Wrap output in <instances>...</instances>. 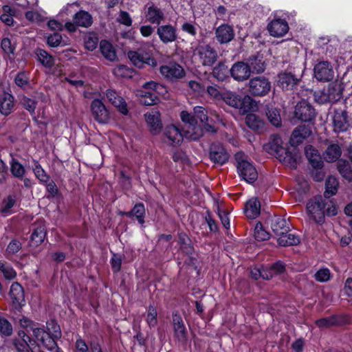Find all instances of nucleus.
Returning a JSON list of instances; mask_svg holds the SVG:
<instances>
[{
  "label": "nucleus",
  "mask_w": 352,
  "mask_h": 352,
  "mask_svg": "<svg viewBox=\"0 0 352 352\" xmlns=\"http://www.w3.org/2000/svg\"><path fill=\"white\" fill-rule=\"evenodd\" d=\"M237 171L239 175L247 182L253 183L258 177L254 166L249 161L248 157L243 152L235 154Z\"/></svg>",
  "instance_id": "nucleus-1"
},
{
  "label": "nucleus",
  "mask_w": 352,
  "mask_h": 352,
  "mask_svg": "<svg viewBox=\"0 0 352 352\" xmlns=\"http://www.w3.org/2000/svg\"><path fill=\"white\" fill-rule=\"evenodd\" d=\"M222 100L230 107L239 109L243 114L249 112L252 107L253 100L248 95L241 96L235 92L226 91L223 94Z\"/></svg>",
  "instance_id": "nucleus-2"
},
{
  "label": "nucleus",
  "mask_w": 352,
  "mask_h": 352,
  "mask_svg": "<svg viewBox=\"0 0 352 352\" xmlns=\"http://www.w3.org/2000/svg\"><path fill=\"white\" fill-rule=\"evenodd\" d=\"M181 119L185 123L184 131L186 138L197 140L202 136L201 126L197 123L194 116L184 111L181 113Z\"/></svg>",
  "instance_id": "nucleus-3"
},
{
  "label": "nucleus",
  "mask_w": 352,
  "mask_h": 352,
  "mask_svg": "<svg viewBox=\"0 0 352 352\" xmlns=\"http://www.w3.org/2000/svg\"><path fill=\"white\" fill-rule=\"evenodd\" d=\"M54 333L53 337L50 333L41 328H31L34 336L36 340L41 342V344L50 351H54L56 349L57 344L54 340V338H58L60 336L59 326L53 324Z\"/></svg>",
  "instance_id": "nucleus-4"
},
{
  "label": "nucleus",
  "mask_w": 352,
  "mask_h": 352,
  "mask_svg": "<svg viewBox=\"0 0 352 352\" xmlns=\"http://www.w3.org/2000/svg\"><path fill=\"white\" fill-rule=\"evenodd\" d=\"M326 204L324 198L322 196H317L310 199L307 204V211L309 217L317 223L322 222Z\"/></svg>",
  "instance_id": "nucleus-5"
},
{
  "label": "nucleus",
  "mask_w": 352,
  "mask_h": 352,
  "mask_svg": "<svg viewBox=\"0 0 352 352\" xmlns=\"http://www.w3.org/2000/svg\"><path fill=\"white\" fill-rule=\"evenodd\" d=\"M160 73L166 80L172 82L179 80L186 75L183 67L175 62H170L160 66Z\"/></svg>",
  "instance_id": "nucleus-6"
},
{
  "label": "nucleus",
  "mask_w": 352,
  "mask_h": 352,
  "mask_svg": "<svg viewBox=\"0 0 352 352\" xmlns=\"http://www.w3.org/2000/svg\"><path fill=\"white\" fill-rule=\"evenodd\" d=\"M195 55L198 56L204 66H212L218 58L217 51L208 45H199L195 51Z\"/></svg>",
  "instance_id": "nucleus-7"
},
{
  "label": "nucleus",
  "mask_w": 352,
  "mask_h": 352,
  "mask_svg": "<svg viewBox=\"0 0 352 352\" xmlns=\"http://www.w3.org/2000/svg\"><path fill=\"white\" fill-rule=\"evenodd\" d=\"M271 89V83L264 76H257L252 78L249 82V91L254 96H263Z\"/></svg>",
  "instance_id": "nucleus-8"
},
{
  "label": "nucleus",
  "mask_w": 352,
  "mask_h": 352,
  "mask_svg": "<svg viewBox=\"0 0 352 352\" xmlns=\"http://www.w3.org/2000/svg\"><path fill=\"white\" fill-rule=\"evenodd\" d=\"M193 116L200 120L201 123L205 124L207 126L213 131L212 124L216 122H221L222 120L219 115L215 111H210L209 113L202 107L197 106L194 107Z\"/></svg>",
  "instance_id": "nucleus-9"
},
{
  "label": "nucleus",
  "mask_w": 352,
  "mask_h": 352,
  "mask_svg": "<svg viewBox=\"0 0 352 352\" xmlns=\"http://www.w3.org/2000/svg\"><path fill=\"white\" fill-rule=\"evenodd\" d=\"M173 326L175 338L182 344L188 340V333L182 316L177 312L173 314Z\"/></svg>",
  "instance_id": "nucleus-10"
},
{
  "label": "nucleus",
  "mask_w": 352,
  "mask_h": 352,
  "mask_svg": "<svg viewBox=\"0 0 352 352\" xmlns=\"http://www.w3.org/2000/svg\"><path fill=\"white\" fill-rule=\"evenodd\" d=\"M316 116L315 109L307 101L302 100L299 102L295 109V116L302 122H309L312 120Z\"/></svg>",
  "instance_id": "nucleus-11"
},
{
  "label": "nucleus",
  "mask_w": 352,
  "mask_h": 352,
  "mask_svg": "<svg viewBox=\"0 0 352 352\" xmlns=\"http://www.w3.org/2000/svg\"><path fill=\"white\" fill-rule=\"evenodd\" d=\"M105 96L108 101L122 114L126 116L129 113L127 104L125 100L115 90L108 89L106 90Z\"/></svg>",
  "instance_id": "nucleus-12"
},
{
  "label": "nucleus",
  "mask_w": 352,
  "mask_h": 352,
  "mask_svg": "<svg viewBox=\"0 0 352 352\" xmlns=\"http://www.w3.org/2000/svg\"><path fill=\"white\" fill-rule=\"evenodd\" d=\"M127 56L132 63L138 67H142L144 64L153 67L157 66V60L148 54H144L138 51H129Z\"/></svg>",
  "instance_id": "nucleus-13"
},
{
  "label": "nucleus",
  "mask_w": 352,
  "mask_h": 352,
  "mask_svg": "<svg viewBox=\"0 0 352 352\" xmlns=\"http://www.w3.org/2000/svg\"><path fill=\"white\" fill-rule=\"evenodd\" d=\"M91 110L95 120L101 124H106L109 120V112L99 99H94L91 104Z\"/></svg>",
  "instance_id": "nucleus-14"
},
{
  "label": "nucleus",
  "mask_w": 352,
  "mask_h": 352,
  "mask_svg": "<svg viewBox=\"0 0 352 352\" xmlns=\"http://www.w3.org/2000/svg\"><path fill=\"white\" fill-rule=\"evenodd\" d=\"M209 156L212 162L220 165L227 162L229 159V154L220 143L211 144Z\"/></svg>",
  "instance_id": "nucleus-15"
},
{
  "label": "nucleus",
  "mask_w": 352,
  "mask_h": 352,
  "mask_svg": "<svg viewBox=\"0 0 352 352\" xmlns=\"http://www.w3.org/2000/svg\"><path fill=\"white\" fill-rule=\"evenodd\" d=\"M164 140L170 145H179L183 140V134L177 126L169 124L164 129Z\"/></svg>",
  "instance_id": "nucleus-16"
},
{
  "label": "nucleus",
  "mask_w": 352,
  "mask_h": 352,
  "mask_svg": "<svg viewBox=\"0 0 352 352\" xmlns=\"http://www.w3.org/2000/svg\"><path fill=\"white\" fill-rule=\"evenodd\" d=\"M267 30L271 36L281 37L287 33L289 25L285 19H274L268 23Z\"/></svg>",
  "instance_id": "nucleus-17"
},
{
  "label": "nucleus",
  "mask_w": 352,
  "mask_h": 352,
  "mask_svg": "<svg viewBox=\"0 0 352 352\" xmlns=\"http://www.w3.org/2000/svg\"><path fill=\"white\" fill-rule=\"evenodd\" d=\"M314 76L319 81H330L333 78V72L328 61H321L314 67Z\"/></svg>",
  "instance_id": "nucleus-18"
},
{
  "label": "nucleus",
  "mask_w": 352,
  "mask_h": 352,
  "mask_svg": "<svg viewBox=\"0 0 352 352\" xmlns=\"http://www.w3.org/2000/svg\"><path fill=\"white\" fill-rule=\"evenodd\" d=\"M230 74L235 80L243 81L250 77L251 74V69L246 63L237 62L231 67Z\"/></svg>",
  "instance_id": "nucleus-19"
},
{
  "label": "nucleus",
  "mask_w": 352,
  "mask_h": 352,
  "mask_svg": "<svg viewBox=\"0 0 352 352\" xmlns=\"http://www.w3.org/2000/svg\"><path fill=\"white\" fill-rule=\"evenodd\" d=\"M34 344L30 336L23 330L18 333V338L14 340V345L18 352H31V347Z\"/></svg>",
  "instance_id": "nucleus-20"
},
{
  "label": "nucleus",
  "mask_w": 352,
  "mask_h": 352,
  "mask_svg": "<svg viewBox=\"0 0 352 352\" xmlns=\"http://www.w3.org/2000/svg\"><path fill=\"white\" fill-rule=\"evenodd\" d=\"M157 34L164 44L175 41L177 37L176 28L170 24L160 25L157 29Z\"/></svg>",
  "instance_id": "nucleus-21"
},
{
  "label": "nucleus",
  "mask_w": 352,
  "mask_h": 352,
  "mask_svg": "<svg viewBox=\"0 0 352 352\" xmlns=\"http://www.w3.org/2000/svg\"><path fill=\"white\" fill-rule=\"evenodd\" d=\"M145 119L151 132L153 135L158 134L161 131L162 124L158 111L152 110L146 113L145 114Z\"/></svg>",
  "instance_id": "nucleus-22"
},
{
  "label": "nucleus",
  "mask_w": 352,
  "mask_h": 352,
  "mask_svg": "<svg viewBox=\"0 0 352 352\" xmlns=\"http://www.w3.org/2000/svg\"><path fill=\"white\" fill-rule=\"evenodd\" d=\"M333 124L335 132L346 131L349 127L346 112L342 110H336L333 118Z\"/></svg>",
  "instance_id": "nucleus-23"
},
{
  "label": "nucleus",
  "mask_w": 352,
  "mask_h": 352,
  "mask_svg": "<svg viewBox=\"0 0 352 352\" xmlns=\"http://www.w3.org/2000/svg\"><path fill=\"white\" fill-rule=\"evenodd\" d=\"M10 296L15 307L23 305L25 302L24 291L19 283L14 282L11 285Z\"/></svg>",
  "instance_id": "nucleus-24"
},
{
  "label": "nucleus",
  "mask_w": 352,
  "mask_h": 352,
  "mask_svg": "<svg viewBox=\"0 0 352 352\" xmlns=\"http://www.w3.org/2000/svg\"><path fill=\"white\" fill-rule=\"evenodd\" d=\"M215 35L217 41L223 44L231 41L234 38V32L231 26L224 24L216 29Z\"/></svg>",
  "instance_id": "nucleus-25"
},
{
  "label": "nucleus",
  "mask_w": 352,
  "mask_h": 352,
  "mask_svg": "<svg viewBox=\"0 0 352 352\" xmlns=\"http://www.w3.org/2000/svg\"><path fill=\"white\" fill-rule=\"evenodd\" d=\"M299 79L291 73H281L278 76L277 84L283 89L292 90L298 84Z\"/></svg>",
  "instance_id": "nucleus-26"
},
{
  "label": "nucleus",
  "mask_w": 352,
  "mask_h": 352,
  "mask_svg": "<svg viewBox=\"0 0 352 352\" xmlns=\"http://www.w3.org/2000/svg\"><path fill=\"white\" fill-rule=\"evenodd\" d=\"M305 155L312 168L323 167V161L318 151L311 145L305 148Z\"/></svg>",
  "instance_id": "nucleus-27"
},
{
  "label": "nucleus",
  "mask_w": 352,
  "mask_h": 352,
  "mask_svg": "<svg viewBox=\"0 0 352 352\" xmlns=\"http://www.w3.org/2000/svg\"><path fill=\"white\" fill-rule=\"evenodd\" d=\"M311 134L309 127L305 125L298 126L294 129L291 136L290 142L293 146H296L308 138Z\"/></svg>",
  "instance_id": "nucleus-28"
},
{
  "label": "nucleus",
  "mask_w": 352,
  "mask_h": 352,
  "mask_svg": "<svg viewBox=\"0 0 352 352\" xmlns=\"http://www.w3.org/2000/svg\"><path fill=\"white\" fill-rule=\"evenodd\" d=\"M145 16L148 22L157 25H160L164 18L162 11L153 4L147 7Z\"/></svg>",
  "instance_id": "nucleus-29"
},
{
  "label": "nucleus",
  "mask_w": 352,
  "mask_h": 352,
  "mask_svg": "<svg viewBox=\"0 0 352 352\" xmlns=\"http://www.w3.org/2000/svg\"><path fill=\"white\" fill-rule=\"evenodd\" d=\"M261 211V204L256 197H253L246 202L245 207V214L249 219H256Z\"/></svg>",
  "instance_id": "nucleus-30"
},
{
  "label": "nucleus",
  "mask_w": 352,
  "mask_h": 352,
  "mask_svg": "<svg viewBox=\"0 0 352 352\" xmlns=\"http://www.w3.org/2000/svg\"><path fill=\"white\" fill-rule=\"evenodd\" d=\"M246 63L251 69V73H262L265 69L263 57L260 54L250 57Z\"/></svg>",
  "instance_id": "nucleus-31"
},
{
  "label": "nucleus",
  "mask_w": 352,
  "mask_h": 352,
  "mask_svg": "<svg viewBox=\"0 0 352 352\" xmlns=\"http://www.w3.org/2000/svg\"><path fill=\"white\" fill-rule=\"evenodd\" d=\"M277 157L278 160L287 166L295 168L297 166V154L284 148L283 152H280Z\"/></svg>",
  "instance_id": "nucleus-32"
},
{
  "label": "nucleus",
  "mask_w": 352,
  "mask_h": 352,
  "mask_svg": "<svg viewBox=\"0 0 352 352\" xmlns=\"http://www.w3.org/2000/svg\"><path fill=\"white\" fill-rule=\"evenodd\" d=\"M282 140L278 135L274 134L270 137L268 144L265 145V149H269L271 153H274L276 157L280 152L284 151V147L282 146Z\"/></svg>",
  "instance_id": "nucleus-33"
},
{
  "label": "nucleus",
  "mask_w": 352,
  "mask_h": 352,
  "mask_svg": "<svg viewBox=\"0 0 352 352\" xmlns=\"http://www.w3.org/2000/svg\"><path fill=\"white\" fill-rule=\"evenodd\" d=\"M100 50L102 56L110 61H115L117 59L116 52L113 45L106 40L100 43Z\"/></svg>",
  "instance_id": "nucleus-34"
},
{
  "label": "nucleus",
  "mask_w": 352,
  "mask_h": 352,
  "mask_svg": "<svg viewBox=\"0 0 352 352\" xmlns=\"http://www.w3.org/2000/svg\"><path fill=\"white\" fill-rule=\"evenodd\" d=\"M272 229L278 236L289 230V226L287 221L281 217H276L272 219Z\"/></svg>",
  "instance_id": "nucleus-35"
},
{
  "label": "nucleus",
  "mask_w": 352,
  "mask_h": 352,
  "mask_svg": "<svg viewBox=\"0 0 352 352\" xmlns=\"http://www.w3.org/2000/svg\"><path fill=\"white\" fill-rule=\"evenodd\" d=\"M277 242L281 246L296 245L300 243V240L298 235L286 231L284 234L278 236Z\"/></svg>",
  "instance_id": "nucleus-36"
},
{
  "label": "nucleus",
  "mask_w": 352,
  "mask_h": 352,
  "mask_svg": "<svg viewBox=\"0 0 352 352\" xmlns=\"http://www.w3.org/2000/svg\"><path fill=\"white\" fill-rule=\"evenodd\" d=\"M46 236V230L44 225H39L35 228L31 235L30 244L32 246L37 247L41 244Z\"/></svg>",
  "instance_id": "nucleus-37"
},
{
  "label": "nucleus",
  "mask_w": 352,
  "mask_h": 352,
  "mask_svg": "<svg viewBox=\"0 0 352 352\" xmlns=\"http://www.w3.org/2000/svg\"><path fill=\"white\" fill-rule=\"evenodd\" d=\"M35 54L38 60L45 67L52 68L54 65L55 60L54 57L45 50L40 48L36 49L35 51Z\"/></svg>",
  "instance_id": "nucleus-38"
},
{
  "label": "nucleus",
  "mask_w": 352,
  "mask_h": 352,
  "mask_svg": "<svg viewBox=\"0 0 352 352\" xmlns=\"http://www.w3.org/2000/svg\"><path fill=\"white\" fill-rule=\"evenodd\" d=\"M341 148L337 144H331L328 146L324 153V158L328 162H336L341 156Z\"/></svg>",
  "instance_id": "nucleus-39"
},
{
  "label": "nucleus",
  "mask_w": 352,
  "mask_h": 352,
  "mask_svg": "<svg viewBox=\"0 0 352 352\" xmlns=\"http://www.w3.org/2000/svg\"><path fill=\"white\" fill-rule=\"evenodd\" d=\"M14 107V98L8 93L3 94L0 102V111L3 115H9Z\"/></svg>",
  "instance_id": "nucleus-40"
},
{
  "label": "nucleus",
  "mask_w": 352,
  "mask_h": 352,
  "mask_svg": "<svg viewBox=\"0 0 352 352\" xmlns=\"http://www.w3.org/2000/svg\"><path fill=\"white\" fill-rule=\"evenodd\" d=\"M16 204L15 199L9 195L4 198L0 204V214L2 217H8L13 213V207Z\"/></svg>",
  "instance_id": "nucleus-41"
},
{
  "label": "nucleus",
  "mask_w": 352,
  "mask_h": 352,
  "mask_svg": "<svg viewBox=\"0 0 352 352\" xmlns=\"http://www.w3.org/2000/svg\"><path fill=\"white\" fill-rule=\"evenodd\" d=\"M136 95L140 98V103L146 106L153 105L158 101L157 94L153 92L140 90Z\"/></svg>",
  "instance_id": "nucleus-42"
},
{
  "label": "nucleus",
  "mask_w": 352,
  "mask_h": 352,
  "mask_svg": "<svg viewBox=\"0 0 352 352\" xmlns=\"http://www.w3.org/2000/svg\"><path fill=\"white\" fill-rule=\"evenodd\" d=\"M74 22L76 25L87 28L92 23V17L87 12L81 10L74 15Z\"/></svg>",
  "instance_id": "nucleus-43"
},
{
  "label": "nucleus",
  "mask_w": 352,
  "mask_h": 352,
  "mask_svg": "<svg viewBox=\"0 0 352 352\" xmlns=\"http://www.w3.org/2000/svg\"><path fill=\"white\" fill-rule=\"evenodd\" d=\"M10 155L12 156V154H10ZM10 165V172L14 177L22 179V177L25 176L26 170L16 159L12 157Z\"/></svg>",
  "instance_id": "nucleus-44"
},
{
  "label": "nucleus",
  "mask_w": 352,
  "mask_h": 352,
  "mask_svg": "<svg viewBox=\"0 0 352 352\" xmlns=\"http://www.w3.org/2000/svg\"><path fill=\"white\" fill-rule=\"evenodd\" d=\"M337 167L340 175L346 180L352 181V168L349 163L344 160H340L337 164Z\"/></svg>",
  "instance_id": "nucleus-45"
},
{
  "label": "nucleus",
  "mask_w": 352,
  "mask_h": 352,
  "mask_svg": "<svg viewBox=\"0 0 352 352\" xmlns=\"http://www.w3.org/2000/svg\"><path fill=\"white\" fill-rule=\"evenodd\" d=\"M245 123L249 128L259 131L264 127V122L254 114H248L245 118Z\"/></svg>",
  "instance_id": "nucleus-46"
},
{
  "label": "nucleus",
  "mask_w": 352,
  "mask_h": 352,
  "mask_svg": "<svg viewBox=\"0 0 352 352\" xmlns=\"http://www.w3.org/2000/svg\"><path fill=\"white\" fill-rule=\"evenodd\" d=\"M126 215L131 217L135 216L140 224L144 223L145 208L143 204H138L134 206L131 211L126 212Z\"/></svg>",
  "instance_id": "nucleus-47"
},
{
  "label": "nucleus",
  "mask_w": 352,
  "mask_h": 352,
  "mask_svg": "<svg viewBox=\"0 0 352 352\" xmlns=\"http://www.w3.org/2000/svg\"><path fill=\"white\" fill-rule=\"evenodd\" d=\"M16 10L10 6L3 7V14L0 19L3 23L7 25H12L14 23L13 16L15 15Z\"/></svg>",
  "instance_id": "nucleus-48"
},
{
  "label": "nucleus",
  "mask_w": 352,
  "mask_h": 352,
  "mask_svg": "<svg viewBox=\"0 0 352 352\" xmlns=\"http://www.w3.org/2000/svg\"><path fill=\"white\" fill-rule=\"evenodd\" d=\"M338 181L333 176H330L326 181V190L324 192L325 197H329L334 195L338 190Z\"/></svg>",
  "instance_id": "nucleus-49"
},
{
  "label": "nucleus",
  "mask_w": 352,
  "mask_h": 352,
  "mask_svg": "<svg viewBox=\"0 0 352 352\" xmlns=\"http://www.w3.org/2000/svg\"><path fill=\"white\" fill-rule=\"evenodd\" d=\"M0 272L7 280H12L16 276V272L14 268L3 261H0Z\"/></svg>",
  "instance_id": "nucleus-50"
},
{
  "label": "nucleus",
  "mask_w": 352,
  "mask_h": 352,
  "mask_svg": "<svg viewBox=\"0 0 352 352\" xmlns=\"http://www.w3.org/2000/svg\"><path fill=\"white\" fill-rule=\"evenodd\" d=\"M179 243L181 250L187 255H191L193 252V248L190 243V239L185 234H179Z\"/></svg>",
  "instance_id": "nucleus-51"
},
{
  "label": "nucleus",
  "mask_w": 352,
  "mask_h": 352,
  "mask_svg": "<svg viewBox=\"0 0 352 352\" xmlns=\"http://www.w3.org/2000/svg\"><path fill=\"white\" fill-rule=\"evenodd\" d=\"M33 172L35 177L39 180L41 183L44 184L49 182L50 176L46 173L45 170L41 167V164L37 161H34Z\"/></svg>",
  "instance_id": "nucleus-52"
},
{
  "label": "nucleus",
  "mask_w": 352,
  "mask_h": 352,
  "mask_svg": "<svg viewBox=\"0 0 352 352\" xmlns=\"http://www.w3.org/2000/svg\"><path fill=\"white\" fill-rule=\"evenodd\" d=\"M254 238L256 241H263L270 238V234L263 228L261 223L258 222L254 228Z\"/></svg>",
  "instance_id": "nucleus-53"
},
{
  "label": "nucleus",
  "mask_w": 352,
  "mask_h": 352,
  "mask_svg": "<svg viewBox=\"0 0 352 352\" xmlns=\"http://www.w3.org/2000/svg\"><path fill=\"white\" fill-rule=\"evenodd\" d=\"M315 100L320 104H324L326 102H332L337 100L335 96H332L330 94V89L327 90V93L324 91H319L315 93Z\"/></svg>",
  "instance_id": "nucleus-54"
},
{
  "label": "nucleus",
  "mask_w": 352,
  "mask_h": 352,
  "mask_svg": "<svg viewBox=\"0 0 352 352\" xmlns=\"http://www.w3.org/2000/svg\"><path fill=\"white\" fill-rule=\"evenodd\" d=\"M157 311L155 307L149 306L147 309L146 321L150 327H153L157 324Z\"/></svg>",
  "instance_id": "nucleus-55"
},
{
  "label": "nucleus",
  "mask_w": 352,
  "mask_h": 352,
  "mask_svg": "<svg viewBox=\"0 0 352 352\" xmlns=\"http://www.w3.org/2000/svg\"><path fill=\"white\" fill-rule=\"evenodd\" d=\"M145 89H148L147 91H151L157 94H162L163 91H166L165 87L155 81H149L144 83L142 86Z\"/></svg>",
  "instance_id": "nucleus-56"
},
{
  "label": "nucleus",
  "mask_w": 352,
  "mask_h": 352,
  "mask_svg": "<svg viewBox=\"0 0 352 352\" xmlns=\"http://www.w3.org/2000/svg\"><path fill=\"white\" fill-rule=\"evenodd\" d=\"M269 121L274 126H278L281 123V118L278 111L276 109H269L267 112Z\"/></svg>",
  "instance_id": "nucleus-57"
},
{
  "label": "nucleus",
  "mask_w": 352,
  "mask_h": 352,
  "mask_svg": "<svg viewBox=\"0 0 352 352\" xmlns=\"http://www.w3.org/2000/svg\"><path fill=\"white\" fill-rule=\"evenodd\" d=\"M22 248V243L16 239H12L6 248V253L9 255H14L19 252Z\"/></svg>",
  "instance_id": "nucleus-58"
},
{
  "label": "nucleus",
  "mask_w": 352,
  "mask_h": 352,
  "mask_svg": "<svg viewBox=\"0 0 352 352\" xmlns=\"http://www.w3.org/2000/svg\"><path fill=\"white\" fill-rule=\"evenodd\" d=\"M12 333V324L8 320L0 316V333L5 336H9Z\"/></svg>",
  "instance_id": "nucleus-59"
},
{
  "label": "nucleus",
  "mask_w": 352,
  "mask_h": 352,
  "mask_svg": "<svg viewBox=\"0 0 352 352\" xmlns=\"http://www.w3.org/2000/svg\"><path fill=\"white\" fill-rule=\"evenodd\" d=\"M113 74L122 78H131L132 71L124 65H118L113 69Z\"/></svg>",
  "instance_id": "nucleus-60"
},
{
  "label": "nucleus",
  "mask_w": 352,
  "mask_h": 352,
  "mask_svg": "<svg viewBox=\"0 0 352 352\" xmlns=\"http://www.w3.org/2000/svg\"><path fill=\"white\" fill-rule=\"evenodd\" d=\"M316 324L320 328L328 327L337 324V318L334 316L323 318L316 320Z\"/></svg>",
  "instance_id": "nucleus-61"
},
{
  "label": "nucleus",
  "mask_w": 352,
  "mask_h": 352,
  "mask_svg": "<svg viewBox=\"0 0 352 352\" xmlns=\"http://www.w3.org/2000/svg\"><path fill=\"white\" fill-rule=\"evenodd\" d=\"M314 277L318 282H327L331 278V272L329 269L322 268L316 272Z\"/></svg>",
  "instance_id": "nucleus-62"
},
{
  "label": "nucleus",
  "mask_w": 352,
  "mask_h": 352,
  "mask_svg": "<svg viewBox=\"0 0 352 352\" xmlns=\"http://www.w3.org/2000/svg\"><path fill=\"white\" fill-rule=\"evenodd\" d=\"M98 39L94 35H89L85 38V46L90 51L95 50L98 45Z\"/></svg>",
  "instance_id": "nucleus-63"
},
{
  "label": "nucleus",
  "mask_w": 352,
  "mask_h": 352,
  "mask_svg": "<svg viewBox=\"0 0 352 352\" xmlns=\"http://www.w3.org/2000/svg\"><path fill=\"white\" fill-rule=\"evenodd\" d=\"M21 102L24 108L31 113L34 112L36 107V102L35 100L24 96L21 98Z\"/></svg>",
  "instance_id": "nucleus-64"
}]
</instances>
